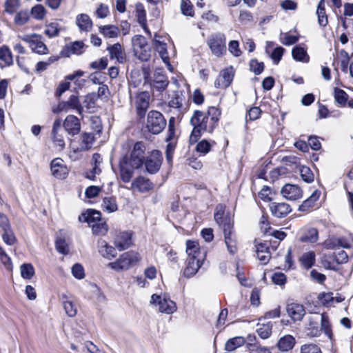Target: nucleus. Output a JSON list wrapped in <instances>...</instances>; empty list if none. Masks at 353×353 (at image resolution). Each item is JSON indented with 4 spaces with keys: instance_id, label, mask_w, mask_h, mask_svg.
Instances as JSON below:
<instances>
[{
    "instance_id": "nucleus-12",
    "label": "nucleus",
    "mask_w": 353,
    "mask_h": 353,
    "mask_svg": "<svg viewBox=\"0 0 353 353\" xmlns=\"http://www.w3.org/2000/svg\"><path fill=\"white\" fill-rule=\"evenodd\" d=\"M169 83L170 81L163 69L159 68L154 71L150 85L154 90L162 92L166 90Z\"/></svg>"
},
{
    "instance_id": "nucleus-24",
    "label": "nucleus",
    "mask_w": 353,
    "mask_h": 353,
    "mask_svg": "<svg viewBox=\"0 0 353 353\" xmlns=\"http://www.w3.org/2000/svg\"><path fill=\"white\" fill-rule=\"evenodd\" d=\"M152 188V183L148 179L142 176L137 177L131 183L132 190H137L141 193L146 192Z\"/></svg>"
},
{
    "instance_id": "nucleus-3",
    "label": "nucleus",
    "mask_w": 353,
    "mask_h": 353,
    "mask_svg": "<svg viewBox=\"0 0 353 353\" xmlns=\"http://www.w3.org/2000/svg\"><path fill=\"white\" fill-rule=\"evenodd\" d=\"M186 253L188 258L183 270V275L187 278L194 276L203 265L205 258V252L201 251L199 243L194 241H186Z\"/></svg>"
},
{
    "instance_id": "nucleus-2",
    "label": "nucleus",
    "mask_w": 353,
    "mask_h": 353,
    "mask_svg": "<svg viewBox=\"0 0 353 353\" xmlns=\"http://www.w3.org/2000/svg\"><path fill=\"white\" fill-rule=\"evenodd\" d=\"M146 146L143 141H137L133 145L130 154H125L119 161V174L124 183L131 181L135 170L141 168L146 158Z\"/></svg>"
},
{
    "instance_id": "nucleus-31",
    "label": "nucleus",
    "mask_w": 353,
    "mask_h": 353,
    "mask_svg": "<svg viewBox=\"0 0 353 353\" xmlns=\"http://www.w3.org/2000/svg\"><path fill=\"white\" fill-rule=\"evenodd\" d=\"M76 24L81 31L88 32L92 27V21L86 14H78L76 17Z\"/></svg>"
},
{
    "instance_id": "nucleus-38",
    "label": "nucleus",
    "mask_w": 353,
    "mask_h": 353,
    "mask_svg": "<svg viewBox=\"0 0 353 353\" xmlns=\"http://www.w3.org/2000/svg\"><path fill=\"white\" fill-rule=\"evenodd\" d=\"M325 0H320L316 10L319 24L323 27H325L328 22L327 17L325 13Z\"/></svg>"
},
{
    "instance_id": "nucleus-40",
    "label": "nucleus",
    "mask_w": 353,
    "mask_h": 353,
    "mask_svg": "<svg viewBox=\"0 0 353 353\" xmlns=\"http://www.w3.org/2000/svg\"><path fill=\"white\" fill-rule=\"evenodd\" d=\"M91 228L93 234L99 236L105 235L108 230V226L106 224V222L102 219H101L97 223L92 224Z\"/></svg>"
},
{
    "instance_id": "nucleus-55",
    "label": "nucleus",
    "mask_w": 353,
    "mask_h": 353,
    "mask_svg": "<svg viewBox=\"0 0 353 353\" xmlns=\"http://www.w3.org/2000/svg\"><path fill=\"white\" fill-rule=\"evenodd\" d=\"M181 10L184 15L192 17L194 14L193 6L190 0H181Z\"/></svg>"
},
{
    "instance_id": "nucleus-36",
    "label": "nucleus",
    "mask_w": 353,
    "mask_h": 353,
    "mask_svg": "<svg viewBox=\"0 0 353 353\" xmlns=\"http://www.w3.org/2000/svg\"><path fill=\"white\" fill-rule=\"evenodd\" d=\"M92 161L93 168L90 173L87 174V177L91 180H94L95 175L101 172L99 165L102 161V158L99 154L94 153L92 157Z\"/></svg>"
},
{
    "instance_id": "nucleus-15",
    "label": "nucleus",
    "mask_w": 353,
    "mask_h": 353,
    "mask_svg": "<svg viewBox=\"0 0 353 353\" xmlns=\"http://www.w3.org/2000/svg\"><path fill=\"white\" fill-rule=\"evenodd\" d=\"M50 169L52 174L59 179H65L68 174V170L63 164V161L59 158L54 159L52 161Z\"/></svg>"
},
{
    "instance_id": "nucleus-47",
    "label": "nucleus",
    "mask_w": 353,
    "mask_h": 353,
    "mask_svg": "<svg viewBox=\"0 0 353 353\" xmlns=\"http://www.w3.org/2000/svg\"><path fill=\"white\" fill-rule=\"evenodd\" d=\"M2 232V239L6 244L8 245H12L17 242V238L12 228L5 230Z\"/></svg>"
},
{
    "instance_id": "nucleus-64",
    "label": "nucleus",
    "mask_w": 353,
    "mask_h": 353,
    "mask_svg": "<svg viewBox=\"0 0 353 353\" xmlns=\"http://www.w3.org/2000/svg\"><path fill=\"white\" fill-rule=\"evenodd\" d=\"M301 353H322V352L316 345L305 344L301 346Z\"/></svg>"
},
{
    "instance_id": "nucleus-13",
    "label": "nucleus",
    "mask_w": 353,
    "mask_h": 353,
    "mask_svg": "<svg viewBox=\"0 0 353 353\" xmlns=\"http://www.w3.org/2000/svg\"><path fill=\"white\" fill-rule=\"evenodd\" d=\"M151 303H157L159 310L162 313L172 314L176 310V303L165 296L162 298L161 296L153 294L151 297Z\"/></svg>"
},
{
    "instance_id": "nucleus-34",
    "label": "nucleus",
    "mask_w": 353,
    "mask_h": 353,
    "mask_svg": "<svg viewBox=\"0 0 353 353\" xmlns=\"http://www.w3.org/2000/svg\"><path fill=\"white\" fill-rule=\"evenodd\" d=\"M214 218L217 224L222 227L223 230H224V223L226 218H229L232 221L230 215H225V206L223 205H218L216 207Z\"/></svg>"
},
{
    "instance_id": "nucleus-33",
    "label": "nucleus",
    "mask_w": 353,
    "mask_h": 353,
    "mask_svg": "<svg viewBox=\"0 0 353 353\" xmlns=\"http://www.w3.org/2000/svg\"><path fill=\"white\" fill-rule=\"evenodd\" d=\"M153 46L163 61L170 65V57L167 51L166 43L154 39L153 40Z\"/></svg>"
},
{
    "instance_id": "nucleus-49",
    "label": "nucleus",
    "mask_w": 353,
    "mask_h": 353,
    "mask_svg": "<svg viewBox=\"0 0 353 353\" xmlns=\"http://www.w3.org/2000/svg\"><path fill=\"white\" fill-rule=\"evenodd\" d=\"M272 325L270 323L260 325L257 329L259 336L263 339H266L269 338L272 334Z\"/></svg>"
},
{
    "instance_id": "nucleus-56",
    "label": "nucleus",
    "mask_w": 353,
    "mask_h": 353,
    "mask_svg": "<svg viewBox=\"0 0 353 353\" xmlns=\"http://www.w3.org/2000/svg\"><path fill=\"white\" fill-rule=\"evenodd\" d=\"M247 348L250 353H271L268 348L261 347L258 343H248Z\"/></svg>"
},
{
    "instance_id": "nucleus-42",
    "label": "nucleus",
    "mask_w": 353,
    "mask_h": 353,
    "mask_svg": "<svg viewBox=\"0 0 353 353\" xmlns=\"http://www.w3.org/2000/svg\"><path fill=\"white\" fill-rule=\"evenodd\" d=\"M323 331L325 334L329 338H332V332L331 330V325L329 322L328 316L326 314L323 313L321 315V329Z\"/></svg>"
},
{
    "instance_id": "nucleus-50",
    "label": "nucleus",
    "mask_w": 353,
    "mask_h": 353,
    "mask_svg": "<svg viewBox=\"0 0 353 353\" xmlns=\"http://www.w3.org/2000/svg\"><path fill=\"white\" fill-rule=\"evenodd\" d=\"M132 41L134 53L141 50V48H144V46L148 45L146 39L141 35L134 36L132 38Z\"/></svg>"
},
{
    "instance_id": "nucleus-9",
    "label": "nucleus",
    "mask_w": 353,
    "mask_h": 353,
    "mask_svg": "<svg viewBox=\"0 0 353 353\" xmlns=\"http://www.w3.org/2000/svg\"><path fill=\"white\" fill-rule=\"evenodd\" d=\"M208 45L213 54L221 56L226 51L225 35L220 32L212 34L208 40Z\"/></svg>"
},
{
    "instance_id": "nucleus-44",
    "label": "nucleus",
    "mask_w": 353,
    "mask_h": 353,
    "mask_svg": "<svg viewBox=\"0 0 353 353\" xmlns=\"http://www.w3.org/2000/svg\"><path fill=\"white\" fill-rule=\"evenodd\" d=\"M61 30L58 23L52 22L46 25L44 32L48 37L52 38L58 36Z\"/></svg>"
},
{
    "instance_id": "nucleus-61",
    "label": "nucleus",
    "mask_w": 353,
    "mask_h": 353,
    "mask_svg": "<svg viewBox=\"0 0 353 353\" xmlns=\"http://www.w3.org/2000/svg\"><path fill=\"white\" fill-rule=\"evenodd\" d=\"M300 174L304 181L310 183L314 181V174L308 167H301L300 168Z\"/></svg>"
},
{
    "instance_id": "nucleus-51",
    "label": "nucleus",
    "mask_w": 353,
    "mask_h": 353,
    "mask_svg": "<svg viewBox=\"0 0 353 353\" xmlns=\"http://www.w3.org/2000/svg\"><path fill=\"white\" fill-rule=\"evenodd\" d=\"M135 56L142 61H147L151 57V48L149 45L141 48V50H138L134 53Z\"/></svg>"
},
{
    "instance_id": "nucleus-18",
    "label": "nucleus",
    "mask_w": 353,
    "mask_h": 353,
    "mask_svg": "<svg viewBox=\"0 0 353 353\" xmlns=\"http://www.w3.org/2000/svg\"><path fill=\"white\" fill-rule=\"evenodd\" d=\"M270 210L272 214L276 218H283L292 211L289 204L276 202H272L270 204Z\"/></svg>"
},
{
    "instance_id": "nucleus-53",
    "label": "nucleus",
    "mask_w": 353,
    "mask_h": 353,
    "mask_svg": "<svg viewBox=\"0 0 353 353\" xmlns=\"http://www.w3.org/2000/svg\"><path fill=\"white\" fill-rule=\"evenodd\" d=\"M29 13L27 10H21L17 13L14 21L15 24L22 26L26 23L29 20Z\"/></svg>"
},
{
    "instance_id": "nucleus-17",
    "label": "nucleus",
    "mask_w": 353,
    "mask_h": 353,
    "mask_svg": "<svg viewBox=\"0 0 353 353\" xmlns=\"http://www.w3.org/2000/svg\"><path fill=\"white\" fill-rule=\"evenodd\" d=\"M65 130L70 135L77 134L81 130V123L79 119L74 115H68L63 123Z\"/></svg>"
},
{
    "instance_id": "nucleus-28",
    "label": "nucleus",
    "mask_w": 353,
    "mask_h": 353,
    "mask_svg": "<svg viewBox=\"0 0 353 353\" xmlns=\"http://www.w3.org/2000/svg\"><path fill=\"white\" fill-rule=\"evenodd\" d=\"M98 247L99 253L104 258L108 260H110L117 256L115 248L108 245V243L103 240L98 241Z\"/></svg>"
},
{
    "instance_id": "nucleus-45",
    "label": "nucleus",
    "mask_w": 353,
    "mask_h": 353,
    "mask_svg": "<svg viewBox=\"0 0 353 353\" xmlns=\"http://www.w3.org/2000/svg\"><path fill=\"white\" fill-rule=\"evenodd\" d=\"M319 196L320 192L317 191L313 192V194L300 205L299 210L305 211L312 207L314 203L319 199Z\"/></svg>"
},
{
    "instance_id": "nucleus-5",
    "label": "nucleus",
    "mask_w": 353,
    "mask_h": 353,
    "mask_svg": "<svg viewBox=\"0 0 353 353\" xmlns=\"http://www.w3.org/2000/svg\"><path fill=\"white\" fill-rule=\"evenodd\" d=\"M139 260L138 253L132 251L122 254L114 262L109 263L108 267L116 271L126 270Z\"/></svg>"
},
{
    "instance_id": "nucleus-4",
    "label": "nucleus",
    "mask_w": 353,
    "mask_h": 353,
    "mask_svg": "<svg viewBox=\"0 0 353 353\" xmlns=\"http://www.w3.org/2000/svg\"><path fill=\"white\" fill-rule=\"evenodd\" d=\"M166 124V120L160 112L152 110L148 112L145 127L150 132L158 134L165 129Z\"/></svg>"
},
{
    "instance_id": "nucleus-54",
    "label": "nucleus",
    "mask_w": 353,
    "mask_h": 353,
    "mask_svg": "<svg viewBox=\"0 0 353 353\" xmlns=\"http://www.w3.org/2000/svg\"><path fill=\"white\" fill-rule=\"evenodd\" d=\"M58 59V57L52 56L50 57L46 61L38 62L36 65V72H40L46 70L50 65L57 61Z\"/></svg>"
},
{
    "instance_id": "nucleus-63",
    "label": "nucleus",
    "mask_w": 353,
    "mask_h": 353,
    "mask_svg": "<svg viewBox=\"0 0 353 353\" xmlns=\"http://www.w3.org/2000/svg\"><path fill=\"white\" fill-rule=\"evenodd\" d=\"M210 149H211V144L208 141H207L205 139H203V140L201 141L200 142H199L196 147V152H198L199 153L204 154L209 152L210 151Z\"/></svg>"
},
{
    "instance_id": "nucleus-26",
    "label": "nucleus",
    "mask_w": 353,
    "mask_h": 353,
    "mask_svg": "<svg viewBox=\"0 0 353 353\" xmlns=\"http://www.w3.org/2000/svg\"><path fill=\"white\" fill-rule=\"evenodd\" d=\"M288 315L294 321H301L305 314L303 306L299 303H288L286 307Z\"/></svg>"
},
{
    "instance_id": "nucleus-14",
    "label": "nucleus",
    "mask_w": 353,
    "mask_h": 353,
    "mask_svg": "<svg viewBox=\"0 0 353 353\" xmlns=\"http://www.w3.org/2000/svg\"><path fill=\"white\" fill-rule=\"evenodd\" d=\"M233 77V68H227L221 72L219 76L214 81V86L216 88H226L232 83Z\"/></svg>"
},
{
    "instance_id": "nucleus-41",
    "label": "nucleus",
    "mask_w": 353,
    "mask_h": 353,
    "mask_svg": "<svg viewBox=\"0 0 353 353\" xmlns=\"http://www.w3.org/2000/svg\"><path fill=\"white\" fill-rule=\"evenodd\" d=\"M245 343V340L243 337L238 336L229 339L225 346V350L231 352L234 350L239 347L243 345Z\"/></svg>"
},
{
    "instance_id": "nucleus-25",
    "label": "nucleus",
    "mask_w": 353,
    "mask_h": 353,
    "mask_svg": "<svg viewBox=\"0 0 353 353\" xmlns=\"http://www.w3.org/2000/svg\"><path fill=\"white\" fill-rule=\"evenodd\" d=\"M185 100V96L182 91H176L174 92L173 97L168 101V106L170 108L176 110L178 115L183 113V103Z\"/></svg>"
},
{
    "instance_id": "nucleus-8",
    "label": "nucleus",
    "mask_w": 353,
    "mask_h": 353,
    "mask_svg": "<svg viewBox=\"0 0 353 353\" xmlns=\"http://www.w3.org/2000/svg\"><path fill=\"white\" fill-rule=\"evenodd\" d=\"M70 110H74L79 114H81L83 112V106L77 95L72 94L67 101L59 102L57 109L54 110L53 112L54 113L68 112Z\"/></svg>"
},
{
    "instance_id": "nucleus-6",
    "label": "nucleus",
    "mask_w": 353,
    "mask_h": 353,
    "mask_svg": "<svg viewBox=\"0 0 353 353\" xmlns=\"http://www.w3.org/2000/svg\"><path fill=\"white\" fill-rule=\"evenodd\" d=\"M19 38L24 42L29 44L32 51L39 54H46L48 52V48L42 41V37L40 34L33 33L31 34H25L19 36Z\"/></svg>"
},
{
    "instance_id": "nucleus-22",
    "label": "nucleus",
    "mask_w": 353,
    "mask_h": 353,
    "mask_svg": "<svg viewBox=\"0 0 353 353\" xmlns=\"http://www.w3.org/2000/svg\"><path fill=\"white\" fill-rule=\"evenodd\" d=\"M85 44L81 41H76L71 42L65 46L61 51V54L64 57H69L72 54H81L83 52Z\"/></svg>"
},
{
    "instance_id": "nucleus-35",
    "label": "nucleus",
    "mask_w": 353,
    "mask_h": 353,
    "mask_svg": "<svg viewBox=\"0 0 353 353\" xmlns=\"http://www.w3.org/2000/svg\"><path fill=\"white\" fill-rule=\"evenodd\" d=\"M319 316H311L309 319V325L307 327V335L312 337L319 336L321 333V330L318 327Z\"/></svg>"
},
{
    "instance_id": "nucleus-30",
    "label": "nucleus",
    "mask_w": 353,
    "mask_h": 353,
    "mask_svg": "<svg viewBox=\"0 0 353 353\" xmlns=\"http://www.w3.org/2000/svg\"><path fill=\"white\" fill-rule=\"evenodd\" d=\"M107 50L112 59H116L121 63H123L125 61V52L119 43L108 47Z\"/></svg>"
},
{
    "instance_id": "nucleus-10",
    "label": "nucleus",
    "mask_w": 353,
    "mask_h": 353,
    "mask_svg": "<svg viewBox=\"0 0 353 353\" xmlns=\"http://www.w3.org/2000/svg\"><path fill=\"white\" fill-rule=\"evenodd\" d=\"M162 160L160 151L154 150L150 152L143 162L146 172L150 174H156L161 166Z\"/></svg>"
},
{
    "instance_id": "nucleus-58",
    "label": "nucleus",
    "mask_w": 353,
    "mask_h": 353,
    "mask_svg": "<svg viewBox=\"0 0 353 353\" xmlns=\"http://www.w3.org/2000/svg\"><path fill=\"white\" fill-rule=\"evenodd\" d=\"M31 13L36 19L41 20L46 15V10L42 5L38 4L32 8Z\"/></svg>"
},
{
    "instance_id": "nucleus-11",
    "label": "nucleus",
    "mask_w": 353,
    "mask_h": 353,
    "mask_svg": "<svg viewBox=\"0 0 353 353\" xmlns=\"http://www.w3.org/2000/svg\"><path fill=\"white\" fill-rule=\"evenodd\" d=\"M150 96L148 92L137 93L134 99V104L136 108L137 114L141 119L144 118L145 113L149 108Z\"/></svg>"
},
{
    "instance_id": "nucleus-62",
    "label": "nucleus",
    "mask_w": 353,
    "mask_h": 353,
    "mask_svg": "<svg viewBox=\"0 0 353 353\" xmlns=\"http://www.w3.org/2000/svg\"><path fill=\"white\" fill-rule=\"evenodd\" d=\"M97 97L94 93L88 94L83 100V105L88 109L94 108L95 106V102L97 101Z\"/></svg>"
},
{
    "instance_id": "nucleus-52",
    "label": "nucleus",
    "mask_w": 353,
    "mask_h": 353,
    "mask_svg": "<svg viewBox=\"0 0 353 353\" xmlns=\"http://www.w3.org/2000/svg\"><path fill=\"white\" fill-rule=\"evenodd\" d=\"M0 59L3 61L8 65L12 63V56L8 47L3 46L0 48Z\"/></svg>"
},
{
    "instance_id": "nucleus-29",
    "label": "nucleus",
    "mask_w": 353,
    "mask_h": 353,
    "mask_svg": "<svg viewBox=\"0 0 353 353\" xmlns=\"http://www.w3.org/2000/svg\"><path fill=\"white\" fill-rule=\"evenodd\" d=\"M256 256L263 264H267L271 258L269 248L265 243H260L256 245Z\"/></svg>"
},
{
    "instance_id": "nucleus-39",
    "label": "nucleus",
    "mask_w": 353,
    "mask_h": 353,
    "mask_svg": "<svg viewBox=\"0 0 353 353\" xmlns=\"http://www.w3.org/2000/svg\"><path fill=\"white\" fill-rule=\"evenodd\" d=\"M293 58L299 61L307 63L309 61V56L303 48L296 46L292 52Z\"/></svg>"
},
{
    "instance_id": "nucleus-7",
    "label": "nucleus",
    "mask_w": 353,
    "mask_h": 353,
    "mask_svg": "<svg viewBox=\"0 0 353 353\" xmlns=\"http://www.w3.org/2000/svg\"><path fill=\"white\" fill-rule=\"evenodd\" d=\"M225 221L224 230H223L225 243L228 252L231 254H234L237 252L238 248L236 236L233 230V221H232L229 218H226Z\"/></svg>"
},
{
    "instance_id": "nucleus-19",
    "label": "nucleus",
    "mask_w": 353,
    "mask_h": 353,
    "mask_svg": "<svg viewBox=\"0 0 353 353\" xmlns=\"http://www.w3.org/2000/svg\"><path fill=\"white\" fill-rule=\"evenodd\" d=\"M281 193L288 200H297L302 196L301 188L293 184H285L281 189Z\"/></svg>"
},
{
    "instance_id": "nucleus-59",
    "label": "nucleus",
    "mask_w": 353,
    "mask_h": 353,
    "mask_svg": "<svg viewBox=\"0 0 353 353\" xmlns=\"http://www.w3.org/2000/svg\"><path fill=\"white\" fill-rule=\"evenodd\" d=\"M63 305L65 313L70 317H73L77 314V309L72 301L66 300L63 301Z\"/></svg>"
},
{
    "instance_id": "nucleus-48",
    "label": "nucleus",
    "mask_w": 353,
    "mask_h": 353,
    "mask_svg": "<svg viewBox=\"0 0 353 353\" xmlns=\"http://www.w3.org/2000/svg\"><path fill=\"white\" fill-rule=\"evenodd\" d=\"M302 265L306 268H310L315 261V254L313 252H309L303 254L301 257Z\"/></svg>"
},
{
    "instance_id": "nucleus-1",
    "label": "nucleus",
    "mask_w": 353,
    "mask_h": 353,
    "mask_svg": "<svg viewBox=\"0 0 353 353\" xmlns=\"http://www.w3.org/2000/svg\"><path fill=\"white\" fill-rule=\"evenodd\" d=\"M221 111L216 107L208 108L207 112L195 110L190 119V123L194 127L189 138L190 144L197 142L201 136V132L212 133L218 125Z\"/></svg>"
},
{
    "instance_id": "nucleus-20",
    "label": "nucleus",
    "mask_w": 353,
    "mask_h": 353,
    "mask_svg": "<svg viewBox=\"0 0 353 353\" xmlns=\"http://www.w3.org/2000/svg\"><path fill=\"white\" fill-rule=\"evenodd\" d=\"M114 244L119 251L128 249L132 245V234L128 232H119L114 239Z\"/></svg>"
},
{
    "instance_id": "nucleus-32",
    "label": "nucleus",
    "mask_w": 353,
    "mask_h": 353,
    "mask_svg": "<svg viewBox=\"0 0 353 353\" xmlns=\"http://www.w3.org/2000/svg\"><path fill=\"white\" fill-rule=\"evenodd\" d=\"M295 339L292 335H285L281 337L278 343L277 347L283 352H288L293 348L295 345Z\"/></svg>"
},
{
    "instance_id": "nucleus-46",
    "label": "nucleus",
    "mask_w": 353,
    "mask_h": 353,
    "mask_svg": "<svg viewBox=\"0 0 353 353\" xmlns=\"http://www.w3.org/2000/svg\"><path fill=\"white\" fill-rule=\"evenodd\" d=\"M21 276L25 279H31L34 275V268L31 263H23L20 267Z\"/></svg>"
},
{
    "instance_id": "nucleus-60",
    "label": "nucleus",
    "mask_w": 353,
    "mask_h": 353,
    "mask_svg": "<svg viewBox=\"0 0 353 353\" xmlns=\"http://www.w3.org/2000/svg\"><path fill=\"white\" fill-rule=\"evenodd\" d=\"M19 6V0H6L4 3L5 12L12 14L16 12Z\"/></svg>"
},
{
    "instance_id": "nucleus-37",
    "label": "nucleus",
    "mask_w": 353,
    "mask_h": 353,
    "mask_svg": "<svg viewBox=\"0 0 353 353\" xmlns=\"http://www.w3.org/2000/svg\"><path fill=\"white\" fill-rule=\"evenodd\" d=\"M99 30L101 34L108 38H116L119 32V28L113 25L101 26Z\"/></svg>"
},
{
    "instance_id": "nucleus-43",
    "label": "nucleus",
    "mask_w": 353,
    "mask_h": 353,
    "mask_svg": "<svg viewBox=\"0 0 353 353\" xmlns=\"http://www.w3.org/2000/svg\"><path fill=\"white\" fill-rule=\"evenodd\" d=\"M101 206L104 210L108 212H113L117 210V204L114 197H105Z\"/></svg>"
},
{
    "instance_id": "nucleus-21",
    "label": "nucleus",
    "mask_w": 353,
    "mask_h": 353,
    "mask_svg": "<svg viewBox=\"0 0 353 353\" xmlns=\"http://www.w3.org/2000/svg\"><path fill=\"white\" fill-rule=\"evenodd\" d=\"M62 121L59 119H56L54 122L52 130V139L54 143L58 145L61 150L65 148V141L63 137L59 132L61 130Z\"/></svg>"
},
{
    "instance_id": "nucleus-27",
    "label": "nucleus",
    "mask_w": 353,
    "mask_h": 353,
    "mask_svg": "<svg viewBox=\"0 0 353 353\" xmlns=\"http://www.w3.org/2000/svg\"><path fill=\"white\" fill-rule=\"evenodd\" d=\"M101 219V212L92 209L88 210L79 216V221L87 222L90 227Z\"/></svg>"
},
{
    "instance_id": "nucleus-23",
    "label": "nucleus",
    "mask_w": 353,
    "mask_h": 353,
    "mask_svg": "<svg viewBox=\"0 0 353 353\" xmlns=\"http://www.w3.org/2000/svg\"><path fill=\"white\" fill-rule=\"evenodd\" d=\"M299 241L303 243H315L318 240V231L314 228H304L299 231Z\"/></svg>"
},
{
    "instance_id": "nucleus-16",
    "label": "nucleus",
    "mask_w": 353,
    "mask_h": 353,
    "mask_svg": "<svg viewBox=\"0 0 353 353\" xmlns=\"http://www.w3.org/2000/svg\"><path fill=\"white\" fill-rule=\"evenodd\" d=\"M94 142V137L92 133L83 132L79 137L77 145L74 146L75 152L90 150Z\"/></svg>"
},
{
    "instance_id": "nucleus-57",
    "label": "nucleus",
    "mask_w": 353,
    "mask_h": 353,
    "mask_svg": "<svg viewBox=\"0 0 353 353\" xmlns=\"http://www.w3.org/2000/svg\"><path fill=\"white\" fill-rule=\"evenodd\" d=\"M334 98L336 101L341 105H345L347 100V93L341 89L335 88Z\"/></svg>"
}]
</instances>
